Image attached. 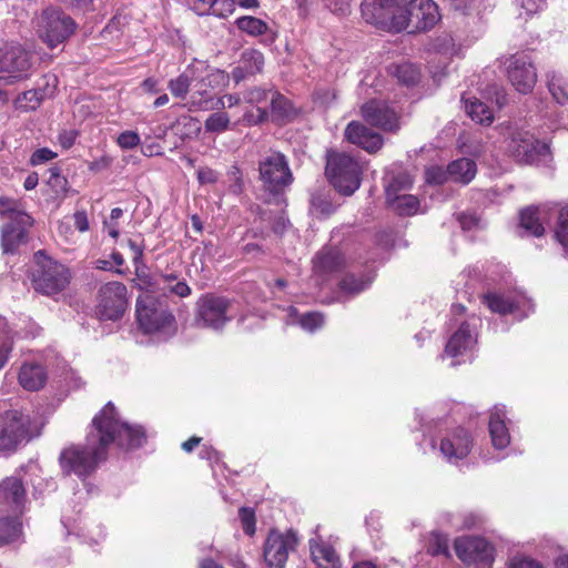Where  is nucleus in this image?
Instances as JSON below:
<instances>
[{"mask_svg": "<svg viewBox=\"0 0 568 568\" xmlns=\"http://www.w3.org/2000/svg\"><path fill=\"white\" fill-rule=\"evenodd\" d=\"M244 100L247 103L255 104L260 112V119L264 120L267 116V111L266 108L262 106V104H266L270 100L272 109L275 110L277 108V103L282 100V95L271 90L253 88L245 93Z\"/></svg>", "mask_w": 568, "mask_h": 568, "instance_id": "cd10ccee", "label": "nucleus"}, {"mask_svg": "<svg viewBox=\"0 0 568 568\" xmlns=\"http://www.w3.org/2000/svg\"><path fill=\"white\" fill-rule=\"evenodd\" d=\"M240 519L245 534L253 535L255 532V514L251 508L242 507L240 509Z\"/></svg>", "mask_w": 568, "mask_h": 568, "instance_id": "5fc2aeb1", "label": "nucleus"}, {"mask_svg": "<svg viewBox=\"0 0 568 568\" xmlns=\"http://www.w3.org/2000/svg\"><path fill=\"white\" fill-rule=\"evenodd\" d=\"M73 224L79 232H87L90 227L85 211H77L72 215Z\"/></svg>", "mask_w": 568, "mask_h": 568, "instance_id": "052dcab7", "label": "nucleus"}, {"mask_svg": "<svg viewBox=\"0 0 568 568\" xmlns=\"http://www.w3.org/2000/svg\"><path fill=\"white\" fill-rule=\"evenodd\" d=\"M457 557L465 564L490 566L494 561V547L481 537H460L454 542Z\"/></svg>", "mask_w": 568, "mask_h": 568, "instance_id": "4468645a", "label": "nucleus"}, {"mask_svg": "<svg viewBox=\"0 0 568 568\" xmlns=\"http://www.w3.org/2000/svg\"><path fill=\"white\" fill-rule=\"evenodd\" d=\"M300 542L297 532L288 529L281 532L272 529L263 545V557L267 568H285L291 552H294Z\"/></svg>", "mask_w": 568, "mask_h": 568, "instance_id": "9d476101", "label": "nucleus"}, {"mask_svg": "<svg viewBox=\"0 0 568 568\" xmlns=\"http://www.w3.org/2000/svg\"><path fill=\"white\" fill-rule=\"evenodd\" d=\"M508 568H544L539 562L529 558H514Z\"/></svg>", "mask_w": 568, "mask_h": 568, "instance_id": "e2e57ef3", "label": "nucleus"}, {"mask_svg": "<svg viewBox=\"0 0 568 568\" xmlns=\"http://www.w3.org/2000/svg\"><path fill=\"white\" fill-rule=\"evenodd\" d=\"M227 75L225 72L221 70H212L210 71L205 77L197 80L195 78V81L193 82V88L195 91L191 95L190 100V110H201L196 105H193V100H210V104H212L214 101L212 98L207 95V88H215L220 82H224Z\"/></svg>", "mask_w": 568, "mask_h": 568, "instance_id": "bb28decb", "label": "nucleus"}, {"mask_svg": "<svg viewBox=\"0 0 568 568\" xmlns=\"http://www.w3.org/2000/svg\"><path fill=\"white\" fill-rule=\"evenodd\" d=\"M12 346L13 339L11 331L7 323L3 320H0V369H2L8 363Z\"/></svg>", "mask_w": 568, "mask_h": 568, "instance_id": "c03bdc74", "label": "nucleus"}, {"mask_svg": "<svg viewBox=\"0 0 568 568\" xmlns=\"http://www.w3.org/2000/svg\"><path fill=\"white\" fill-rule=\"evenodd\" d=\"M344 140L373 154L384 145L383 136L361 121H351L344 130Z\"/></svg>", "mask_w": 568, "mask_h": 568, "instance_id": "6ab92c4d", "label": "nucleus"}, {"mask_svg": "<svg viewBox=\"0 0 568 568\" xmlns=\"http://www.w3.org/2000/svg\"><path fill=\"white\" fill-rule=\"evenodd\" d=\"M21 521L12 516L0 518V547L16 541L21 532Z\"/></svg>", "mask_w": 568, "mask_h": 568, "instance_id": "4c0bfd02", "label": "nucleus"}, {"mask_svg": "<svg viewBox=\"0 0 568 568\" xmlns=\"http://www.w3.org/2000/svg\"><path fill=\"white\" fill-rule=\"evenodd\" d=\"M0 245L4 254H16L21 245L29 242V229L34 219L22 203L13 197L0 196Z\"/></svg>", "mask_w": 568, "mask_h": 568, "instance_id": "f03ea898", "label": "nucleus"}, {"mask_svg": "<svg viewBox=\"0 0 568 568\" xmlns=\"http://www.w3.org/2000/svg\"><path fill=\"white\" fill-rule=\"evenodd\" d=\"M34 410L12 408L0 414V455H11L33 438Z\"/></svg>", "mask_w": 568, "mask_h": 568, "instance_id": "7ed1b4c3", "label": "nucleus"}, {"mask_svg": "<svg viewBox=\"0 0 568 568\" xmlns=\"http://www.w3.org/2000/svg\"><path fill=\"white\" fill-rule=\"evenodd\" d=\"M78 136L77 131L74 130H67L59 134V143L63 149H70Z\"/></svg>", "mask_w": 568, "mask_h": 568, "instance_id": "0e129e2a", "label": "nucleus"}, {"mask_svg": "<svg viewBox=\"0 0 568 568\" xmlns=\"http://www.w3.org/2000/svg\"><path fill=\"white\" fill-rule=\"evenodd\" d=\"M473 439L464 428H456L449 432L442 440L439 449L444 458L454 463L465 458L471 449Z\"/></svg>", "mask_w": 568, "mask_h": 568, "instance_id": "aec40b11", "label": "nucleus"}, {"mask_svg": "<svg viewBox=\"0 0 568 568\" xmlns=\"http://www.w3.org/2000/svg\"><path fill=\"white\" fill-rule=\"evenodd\" d=\"M346 260L336 247L324 246L313 257V272L318 276H325L342 270Z\"/></svg>", "mask_w": 568, "mask_h": 568, "instance_id": "5701e85b", "label": "nucleus"}, {"mask_svg": "<svg viewBox=\"0 0 568 568\" xmlns=\"http://www.w3.org/2000/svg\"><path fill=\"white\" fill-rule=\"evenodd\" d=\"M231 123L230 116L225 112H215L207 116L204 122L206 132L221 133L229 129Z\"/></svg>", "mask_w": 568, "mask_h": 568, "instance_id": "49530a36", "label": "nucleus"}, {"mask_svg": "<svg viewBox=\"0 0 568 568\" xmlns=\"http://www.w3.org/2000/svg\"><path fill=\"white\" fill-rule=\"evenodd\" d=\"M204 9L207 14L225 19L234 13L235 6L233 0H210L209 6Z\"/></svg>", "mask_w": 568, "mask_h": 568, "instance_id": "09e8293b", "label": "nucleus"}, {"mask_svg": "<svg viewBox=\"0 0 568 568\" xmlns=\"http://www.w3.org/2000/svg\"><path fill=\"white\" fill-rule=\"evenodd\" d=\"M517 1L528 16H531V14L538 12L539 10H541L546 3V0H517Z\"/></svg>", "mask_w": 568, "mask_h": 568, "instance_id": "13d9d810", "label": "nucleus"}, {"mask_svg": "<svg viewBox=\"0 0 568 568\" xmlns=\"http://www.w3.org/2000/svg\"><path fill=\"white\" fill-rule=\"evenodd\" d=\"M476 163L467 158H462L448 164L450 181L468 184L476 175Z\"/></svg>", "mask_w": 568, "mask_h": 568, "instance_id": "c85d7f7f", "label": "nucleus"}, {"mask_svg": "<svg viewBox=\"0 0 568 568\" xmlns=\"http://www.w3.org/2000/svg\"><path fill=\"white\" fill-rule=\"evenodd\" d=\"M258 173L263 190L272 196L283 194L293 182L288 161L277 151H270L261 158Z\"/></svg>", "mask_w": 568, "mask_h": 568, "instance_id": "423d86ee", "label": "nucleus"}, {"mask_svg": "<svg viewBox=\"0 0 568 568\" xmlns=\"http://www.w3.org/2000/svg\"><path fill=\"white\" fill-rule=\"evenodd\" d=\"M547 84L549 92L559 104L568 102V82L560 73L549 72Z\"/></svg>", "mask_w": 568, "mask_h": 568, "instance_id": "ea45409f", "label": "nucleus"}, {"mask_svg": "<svg viewBox=\"0 0 568 568\" xmlns=\"http://www.w3.org/2000/svg\"><path fill=\"white\" fill-rule=\"evenodd\" d=\"M233 301L216 294H204L196 302V324L201 327L222 329L235 316Z\"/></svg>", "mask_w": 568, "mask_h": 568, "instance_id": "0eeeda50", "label": "nucleus"}, {"mask_svg": "<svg viewBox=\"0 0 568 568\" xmlns=\"http://www.w3.org/2000/svg\"><path fill=\"white\" fill-rule=\"evenodd\" d=\"M477 320L475 317L470 321L462 322L459 328L453 334L446 344L445 353L456 358L464 356L476 344L475 327Z\"/></svg>", "mask_w": 568, "mask_h": 568, "instance_id": "4be33fe9", "label": "nucleus"}, {"mask_svg": "<svg viewBox=\"0 0 568 568\" xmlns=\"http://www.w3.org/2000/svg\"><path fill=\"white\" fill-rule=\"evenodd\" d=\"M412 0H366L362 17L367 23L382 29L402 31L408 28V9Z\"/></svg>", "mask_w": 568, "mask_h": 568, "instance_id": "20e7f679", "label": "nucleus"}, {"mask_svg": "<svg viewBox=\"0 0 568 568\" xmlns=\"http://www.w3.org/2000/svg\"><path fill=\"white\" fill-rule=\"evenodd\" d=\"M128 245L133 252V263L136 265L142 260L143 247L133 240H129Z\"/></svg>", "mask_w": 568, "mask_h": 568, "instance_id": "338daca9", "label": "nucleus"}, {"mask_svg": "<svg viewBox=\"0 0 568 568\" xmlns=\"http://www.w3.org/2000/svg\"><path fill=\"white\" fill-rule=\"evenodd\" d=\"M71 278V271L65 265L38 251V293L54 296L69 286Z\"/></svg>", "mask_w": 568, "mask_h": 568, "instance_id": "6e6552de", "label": "nucleus"}, {"mask_svg": "<svg viewBox=\"0 0 568 568\" xmlns=\"http://www.w3.org/2000/svg\"><path fill=\"white\" fill-rule=\"evenodd\" d=\"M241 101L240 95L237 94H226L222 98H219L216 101H214L212 104H210V100H193V105H196L200 109L203 110H222L224 108H233L237 105Z\"/></svg>", "mask_w": 568, "mask_h": 568, "instance_id": "37998d69", "label": "nucleus"}, {"mask_svg": "<svg viewBox=\"0 0 568 568\" xmlns=\"http://www.w3.org/2000/svg\"><path fill=\"white\" fill-rule=\"evenodd\" d=\"M426 182L429 184H443L446 181L450 180V174L448 173V168L444 169L442 166H430L426 170L425 173Z\"/></svg>", "mask_w": 568, "mask_h": 568, "instance_id": "864d4df0", "label": "nucleus"}, {"mask_svg": "<svg viewBox=\"0 0 568 568\" xmlns=\"http://www.w3.org/2000/svg\"><path fill=\"white\" fill-rule=\"evenodd\" d=\"M507 75L513 87L520 93L530 92L537 81V72L528 55L517 53L506 61Z\"/></svg>", "mask_w": 568, "mask_h": 568, "instance_id": "ddd939ff", "label": "nucleus"}, {"mask_svg": "<svg viewBox=\"0 0 568 568\" xmlns=\"http://www.w3.org/2000/svg\"><path fill=\"white\" fill-rule=\"evenodd\" d=\"M184 126L189 129V134H197L201 131V125L197 119L192 116L182 118Z\"/></svg>", "mask_w": 568, "mask_h": 568, "instance_id": "69168bd1", "label": "nucleus"}, {"mask_svg": "<svg viewBox=\"0 0 568 568\" xmlns=\"http://www.w3.org/2000/svg\"><path fill=\"white\" fill-rule=\"evenodd\" d=\"M136 320L146 334L160 332L174 323V316L150 294L138 297Z\"/></svg>", "mask_w": 568, "mask_h": 568, "instance_id": "9b49d317", "label": "nucleus"}, {"mask_svg": "<svg viewBox=\"0 0 568 568\" xmlns=\"http://www.w3.org/2000/svg\"><path fill=\"white\" fill-rule=\"evenodd\" d=\"M128 290L121 282L103 284L97 296L95 314L101 321H116L128 308Z\"/></svg>", "mask_w": 568, "mask_h": 568, "instance_id": "1a4fd4ad", "label": "nucleus"}, {"mask_svg": "<svg viewBox=\"0 0 568 568\" xmlns=\"http://www.w3.org/2000/svg\"><path fill=\"white\" fill-rule=\"evenodd\" d=\"M507 412L504 405H496L490 414L489 433L495 448L504 449L510 443V435L506 425Z\"/></svg>", "mask_w": 568, "mask_h": 568, "instance_id": "b1692460", "label": "nucleus"}, {"mask_svg": "<svg viewBox=\"0 0 568 568\" xmlns=\"http://www.w3.org/2000/svg\"><path fill=\"white\" fill-rule=\"evenodd\" d=\"M58 88V78L53 73L43 74L38 80V102L44 99H51Z\"/></svg>", "mask_w": 568, "mask_h": 568, "instance_id": "de8ad7c7", "label": "nucleus"}, {"mask_svg": "<svg viewBox=\"0 0 568 568\" xmlns=\"http://www.w3.org/2000/svg\"><path fill=\"white\" fill-rule=\"evenodd\" d=\"M194 81V70L192 68H187L179 77L171 79L168 83V88L172 95L175 98L184 99Z\"/></svg>", "mask_w": 568, "mask_h": 568, "instance_id": "58836bf2", "label": "nucleus"}, {"mask_svg": "<svg viewBox=\"0 0 568 568\" xmlns=\"http://www.w3.org/2000/svg\"><path fill=\"white\" fill-rule=\"evenodd\" d=\"M74 22L60 9H47L42 13L43 40L53 49L74 31Z\"/></svg>", "mask_w": 568, "mask_h": 568, "instance_id": "f8f14e48", "label": "nucleus"}, {"mask_svg": "<svg viewBox=\"0 0 568 568\" xmlns=\"http://www.w3.org/2000/svg\"><path fill=\"white\" fill-rule=\"evenodd\" d=\"M408 27L415 30H428L439 20L438 7L433 0H412L407 13Z\"/></svg>", "mask_w": 568, "mask_h": 568, "instance_id": "412c9836", "label": "nucleus"}, {"mask_svg": "<svg viewBox=\"0 0 568 568\" xmlns=\"http://www.w3.org/2000/svg\"><path fill=\"white\" fill-rule=\"evenodd\" d=\"M310 550L314 561L322 559L331 565L329 568H342L339 557L332 546L318 542L315 539H311Z\"/></svg>", "mask_w": 568, "mask_h": 568, "instance_id": "e433bc0d", "label": "nucleus"}, {"mask_svg": "<svg viewBox=\"0 0 568 568\" xmlns=\"http://www.w3.org/2000/svg\"><path fill=\"white\" fill-rule=\"evenodd\" d=\"M361 115L372 126L395 132L399 129L398 115L384 100L372 99L361 106Z\"/></svg>", "mask_w": 568, "mask_h": 568, "instance_id": "2eb2a0df", "label": "nucleus"}, {"mask_svg": "<svg viewBox=\"0 0 568 568\" xmlns=\"http://www.w3.org/2000/svg\"><path fill=\"white\" fill-rule=\"evenodd\" d=\"M48 172L50 175L47 180V187L48 191H51V196L54 199L63 196L67 192V179L61 175L59 168H50Z\"/></svg>", "mask_w": 568, "mask_h": 568, "instance_id": "79ce46f5", "label": "nucleus"}, {"mask_svg": "<svg viewBox=\"0 0 568 568\" xmlns=\"http://www.w3.org/2000/svg\"><path fill=\"white\" fill-rule=\"evenodd\" d=\"M555 239L562 245L568 246V206L558 212L555 227Z\"/></svg>", "mask_w": 568, "mask_h": 568, "instance_id": "3c124183", "label": "nucleus"}, {"mask_svg": "<svg viewBox=\"0 0 568 568\" xmlns=\"http://www.w3.org/2000/svg\"><path fill=\"white\" fill-rule=\"evenodd\" d=\"M465 109L468 115L480 124H490L493 122V111L477 99L466 100Z\"/></svg>", "mask_w": 568, "mask_h": 568, "instance_id": "a19ab883", "label": "nucleus"}, {"mask_svg": "<svg viewBox=\"0 0 568 568\" xmlns=\"http://www.w3.org/2000/svg\"><path fill=\"white\" fill-rule=\"evenodd\" d=\"M477 219L471 214H460L459 215V223L464 230H470L475 225H477Z\"/></svg>", "mask_w": 568, "mask_h": 568, "instance_id": "774afa93", "label": "nucleus"}, {"mask_svg": "<svg viewBox=\"0 0 568 568\" xmlns=\"http://www.w3.org/2000/svg\"><path fill=\"white\" fill-rule=\"evenodd\" d=\"M18 381L26 390L36 392V363H24L19 371Z\"/></svg>", "mask_w": 568, "mask_h": 568, "instance_id": "8fccbe9b", "label": "nucleus"}, {"mask_svg": "<svg viewBox=\"0 0 568 568\" xmlns=\"http://www.w3.org/2000/svg\"><path fill=\"white\" fill-rule=\"evenodd\" d=\"M483 301L491 312L500 315L516 313L520 310L521 305L527 307L528 311L534 310L531 301L525 297L515 300L497 293H488L483 296Z\"/></svg>", "mask_w": 568, "mask_h": 568, "instance_id": "393cba45", "label": "nucleus"}, {"mask_svg": "<svg viewBox=\"0 0 568 568\" xmlns=\"http://www.w3.org/2000/svg\"><path fill=\"white\" fill-rule=\"evenodd\" d=\"M236 28L250 37L267 36L271 32L268 24L256 17L243 16L235 20Z\"/></svg>", "mask_w": 568, "mask_h": 568, "instance_id": "c9c22d12", "label": "nucleus"}, {"mask_svg": "<svg viewBox=\"0 0 568 568\" xmlns=\"http://www.w3.org/2000/svg\"><path fill=\"white\" fill-rule=\"evenodd\" d=\"M197 180L201 184H212L217 181V173L211 168H200L197 170Z\"/></svg>", "mask_w": 568, "mask_h": 568, "instance_id": "bf43d9fd", "label": "nucleus"}, {"mask_svg": "<svg viewBox=\"0 0 568 568\" xmlns=\"http://www.w3.org/2000/svg\"><path fill=\"white\" fill-rule=\"evenodd\" d=\"M374 274L368 272L356 276L354 273H347L341 280L338 286L341 292L348 295H356L366 290L373 282Z\"/></svg>", "mask_w": 568, "mask_h": 568, "instance_id": "473e14b6", "label": "nucleus"}, {"mask_svg": "<svg viewBox=\"0 0 568 568\" xmlns=\"http://www.w3.org/2000/svg\"><path fill=\"white\" fill-rule=\"evenodd\" d=\"M387 205L398 215L410 216L417 213L419 201L415 195L403 193L394 199H386Z\"/></svg>", "mask_w": 568, "mask_h": 568, "instance_id": "72a5a7b5", "label": "nucleus"}, {"mask_svg": "<svg viewBox=\"0 0 568 568\" xmlns=\"http://www.w3.org/2000/svg\"><path fill=\"white\" fill-rule=\"evenodd\" d=\"M264 67V55L256 49H246L241 54L240 64L232 71L235 83H240L248 75L260 73Z\"/></svg>", "mask_w": 568, "mask_h": 568, "instance_id": "a878e982", "label": "nucleus"}, {"mask_svg": "<svg viewBox=\"0 0 568 568\" xmlns=\"http://www.w3.org/2000/svg\"><path fill=\"white\" fill-rule=\"evenodd\" d=\"M310 210L312 214L323 217L328 216L335 210L329 199V191L325 187H316L311 192Z\"/></svg>", "mask_w": 568, "mask_h": 568, "instance_id": "2f4dec72", "label": "nucleus"}, {"mask_svg": "<svg viewBox=\"0 0 568 568\" xmlns=\"http://www.w3.org/2000/svg\"><path fill=\"white\" fill-rule=\"evenodd\" d=\"M384 181L386 199H394L395 195L403 194L410 190L413 185L412 176L405 171L397 173L388 172Z\"/></svg>", "mask_w": 568, "mask_h": 568, "instance_id": "c756f323", "label": "nucleus"}, {"mask_svg": "<svg viewBox=\"0 0 568 568\" xmlns=\"http://www.w3.org/2000/svg\"><path fill=\"white\" fill-rule=\"evenodd\" d=\"M26 500V489L20 478L7 477L0 483V507L2 511H7L19 519V516L23 514Z\"/></svg>", "mask_w": 568, "mask_h": 568, "instance_id": "a211bd4d", "label": "nucleus"}, {"mask_svg": "<svg viewBox=\"0 0 568 568\" xmlns=\"http://www.w3.org/2000/svg\"><path fill=\"white\" fill-rule=\"evenodd\" d=\"M116 142L121 149L131 150L140 144L141 139L135 131H124L119 134Z\"/></svg>", "mask_w": 568, "mask_h": 568, "instance_id": "6e6d98bb", "label": "nucleus"}, {"mask_svg": "<svg viewBox=\"0 0 568 568\" xmlns=\"http://www.w3.org/2000/svg\"><path fill=\"white\" fill-rule=\"evenodd\" d=\"M229 176L233 181L232 190L234 193H241L243 190L242 173L237 166H232Z\"/></svg>", "mask_w": 568, "mask_h": 568, "instance_id": "680f3d73", "label": "nucleus"}, {"mask_svg": "<svg viewBox=\"0 0 568 568\" xmlns=\"http://www.w3.org/2000/svg\"><path fill=\"white\" fill-rule=\"evenodd\" d=\"M29 65L27 53L20 47L0 50V84L22 79Z\"/></svg>", "mask_w": 568, "mask_h": 568, "instance_id": "f3484780", "label": "nucleus"}, {"mask_svg": "<svg viewBox=\"0 0 568 568\" xmlns=\"http://www.w3.org/2000/svg\"><path fill=\"white\" fill-rule=\"evenodd\" d=\"M509 151L514 158L521 163H534L549 152V148L529 132H518L513 135L509 143Z\"/></svg>", "mask_w": 568, "mask_h": 568, "instance_id": "dca6fc26", "label": "nucleus"}, {"mask_svg": "<svg viewBox=\"0 0 568 568\" xmlns=\"http://www.w3.org/2000/svg\"><path fill=\"white\" fill-rule=\"evenodd\" d=\"M162 290L169 291L180 297H185L191 293L190 286L184 281H176L170 286H163Z\"/></svg>", "mask_w": 568, "mask_h": 568, "instance_id": "4d7b16f0", "label": "nucleus"}, {"mask_svg": "<svg viewBox=\"0 0 568 568\" xmlns=\"http://www.w3.org/2000/svg\"><path fill=\"white\" fill-rule=\"evenodd\" d=\"M389 72L399 83L407 87L415 85L420 80V70L410 62L392 64Z\"/></svg>", "mask_w": 568, "mask_h": 568, "instance_id": "f704fd0d", "label": "nucleus"}, {"mask_svg": "<svg viewBox=\"0 0 568 568\" xmlns=\"http://www.w3.org/2000/svg\"><path fill=\"white\" fill-rule=\"evenodd\" d=\"M427 552L432 556H444L450 558L447 536L440 532H432L427 546Z\"/></svg>", "mask_w": 568, "mask_h": 568, "instance_id": "a18cd8bd", "label": "nucleus"}, {"mask_svg": "<svg viewBox=\"0 0 568 568\" xmlns=\"http://www.w3.org/2000/svg\"><path fill=\"white\" fill-rule=\"evenodd\" d=\"M519 226L527 236L540 237L545 227L540 222L539 211L536 207H527L520 212Z\"/></svg>", "mask_w": 568, "mask_h": 568, "instance_id": "7c9ffc66", "label": "nucleus"}, {"mask_svg": "<svg viewBox=\"0 0 568 568\" xmlns=\"http://www.w3.org/2000/svg\"><path fill=\"white\" fill-rule=\"evenodd\" d=\"M145 439L144 429L122 422L115 406L109 402L93 417L84 445H71L61 452L60 466L63 473H73L84 480L106 459L112 443L131 449L141 447Z\"/></svg>", "mask_w": 568, "mask_h": 568, "instance_id": "f257e3e1", "label": "nucleus"}, {"mask_svg": "<svg viewBox=\"0 0 568 568\" xmlns=\"http://www.w3.org/2000/svg\"><path fill=\"white\" fill-rule=\"evenodd\" d=\"M298 323L305 331L314 332L323 326L324 316L318 312H308L301 315Z\"/></svg>", "mask_w": 568, "mask_h": 568, "instance_id": "603ef678", "label": "nucleus"}, {"mask_svg": "<svg viewBox=\"0 0 568 568\" xmlns=\"http://www.w3.org/2000/svg\"><path fill=\"white\" fill-rule=\"evenodd\" d=\"M362 172V165L349 154L327 153L326 175L339 193L352 195L361 186Z\"/></svg>", "mask_w": 568, "mask_h": 568, "instance_id": "39448f33", "label": "nucleus"}]
</instances>
